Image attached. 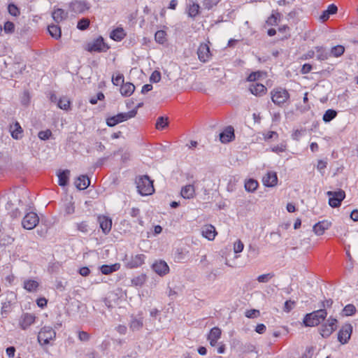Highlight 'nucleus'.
<instances>
[{"instance_id":"nucleus-1","label":"nucleus","mask_w":358,"mask_h":358,"mask_svg":"<svg viewBox=\"0 0 358 358\" xmlns=\"http://www.w3.org/2000/svg\"><path fill=\"white\" fill-rule=\"evenodd\" d=\"M270 94L272 102L278 107H285L290 103V94L285 88L274 87Z\"/></svg>"},{"instance_id":"nucleus-2","label":"nucleus","mask_w":358,"mask_h":358,"mask_svg":"<svg viewBox=\"0 0 358 358\" xmlns=\"http://www.w3.org/2000/svg\"><path fill=\"white\" fill-rule=\"evenodd\" d=\"M327 316L326 309L320 308L310 313H307L303 318V322L306 327H316L324 322Z\"/></svg>"},{"instance_id":"nucleus-3","label":"nucleus","mask_w":358,"mask_h":358,"mask_svg":"<svg viewBox=\"0 0 358 358\" xmlns=\"http://www.w3.org/2000/svg\"><path fill=\"white\" fill-rule=\"evenodd\" d=\"M136 188L140 194L146 196L155 192L153 182L148 176H142L136 179Z\"/></svg>"},{"instance_id":"nucleus-4","label":"nucleus","mask_w":358,"mask_h":358,"mask_svg":"<svg viewBox=\"0 0 358 358\" xmlns=\"http://www.w3.org/2000/svg\"><path fill=\"white\" fill-rule=\"evenodd\" d=\"M338 321L335 317L330 316L325 322L321 324L319 333L324 338H329L338 327Z\"/></svg>"},{"instance_id":"nucleus-5","label":"nucleus","mask_w":358,"mask_h":358,"mask_svg":"<svg viewBox=\"0 0 358 358\" xmlns=\"http://www.w3.org/2000/svg\"><path fill=\"white\" fill-rule=\"evenodd\" d=\"M56 338L55 331L50 327H43L38 334V341L41 345H48Z\"/></svg>"},{"instance_id":"nucleus-6","label":"nucleus","mask_w":358,"mask_h":358,"mask_svg":"<svg viewBox=\"0 0 358 358\" xmlns=\"http://www.w3.org/2000/svg\"><path fill=\"white\" fill-rule=\"evenodd\" d=\"M137 113L136 110H131L127 113H120L116 115L109 117L106 119V124L108 127H114L119 123L127 121L134 117Z\"/></svg>"},{"instance_id":"nucleus-7","label":"nucleus","mask_w":358,"mask_h":358,"mask_svg":"<svg viewBox=\"0 0 358 358\" xmlns=\"http://www.w3.org/2000/svg\"><path fill=\"white\" fill-rule=\"evenodd\" d=\"M327 194L329 196V204L332 208L341 206V202L345 198V191L341 189L338 191H328Z\"/></svg>"},{"instance_id":"nucleus-8","label":"nucleus","mask_w":358,"mask_h":358,"mask_svg":"<svg viewBox=\"0 0 358 358\" xmlns=\"http://www.w3.org/2000/svg\"><path fill=\"white\" fill-rule=\"evenodd\" d=\"M110 47L104 42L103 37L99 36L87 44V51L92 52H106Z\"/></svg>"},{"instance_id":"nucleus-9","label":"nucleus","mask_w":358,"mask_h":358,"mask_svg":"<svg viewBox=\"0 0 358 358\" xmlns=\"http://www.w3.org/2000/svg\"><path fill=\"white\" fill-rule=\"evenodd\" d=\"M39 222V217L36 213L30 212L25 215L22 221V227L28 230L33 229Z\"/></svg>"},{"instance_id":"nucleus-10","label":"nucleus","mask_w":358,"mask_h":358,"mask_svg":"<svg viewBox=\"0 0 358 358\" xmlns=\"http://www.w3.org/2000/svg\"><path fill=\"white\" fill-rule=\"evenodd\" d=\"M352 334V326L350 323L344 324L338 332V341L341 344H346Z\"/></svg>"},{"instance_id":"nucleus-11","label":"nucleus","mask_w":358,"mask_h":358,"mask_svg":"<svg viewBox=\"0 0 358 358\" xmlns=\"http://www.w3.org/2000/svg\"><path fill=\"white\" fill-rule=\"evenodd\" d=\"M145 257L143 254L132 255L130 257H126L124 259L125 266L128 268H137L144 263Z\"/></svg>"},{"instance_id":"nucleus-12","label":"nucleus","mask_w":358,"mask_h":358,"mask_svg":"<svg viewBox=\"0 0 358 358\" xmlns=\"http://www.w3.org/2000/svg\"><path fill=\"white\" fill-rule=\"evenodd\" d=\"M36 317L34 314L25 313H23L19 320V326L22 330H27L31 324L35 322Z\"/></svg>"},{"instance_id":"nucleus-13","label":"nucleus","mask_w":358,"mask_h":358,"mask_svg":"<svg viewBox=\"0 0 358 358\" xmlns=\"http://www.w3.org/2000/svg\"><path fill=\"white\" fill-rule=\"evenodd\" d=\"M331 222L327 220H324L314 224L313 231L317 236H322L324 234L326 230L329 229L331 227Z\"/></svg>"},{"instance_id":"nucleus-14","label":"nucleus","mask_w":358,"mask_h":358,"mask_svg":"<svg viewBox=\"0 0 358 358\" xmlns=\"http://www.w3.org/2000/svg\"><path fill=\"white\" fill-rule=\"evenodd\" d=\"M197 55L201 62H207L211 56L209 46L206 43L200 44L197 50Z\"/></svg>"},{"instance_id":"nucleus-15","label":"nucleus","mask_w":358,"mask_h":358,"mask_svg":"<svg viewBox=\"0 0 358 358\" xmlns=\"http://www.w3.org/2000/svg\"><path fill=\"white\" fill-rule=\"evenodd\" d=\"M262 182L266 187H273L278 184V176L275 171H268L263 177Z\"/></svg>"},{"instance_id":"nucleus-16","label":"nucleus","mask_w":358,"mask_h":358,"mask_svg":"<svg viewBox=\"0 0 358 358\" xmlns=\"http://www.w3.org/2000/svg\"><path fill=\"white\" fill-rule=\"evenodd\" d=\"M249 91L256 96H263L267 92V88L261 83H252L249 86Z\"/></svg>"},{"instance_id":"nucleus-17","label":"nucleus","mask_w":358,"mask_h":358,"mask_svg":"<svg viewBox=\"0 0 358 358\" xmlns=\"http://www.w3.org/2000/svg\"><path fill=\"white\" fill-rule=\"evenodd\" d=\"M220 138L222 143H227L235 138L234 129L233 127L229 126L220 134Z\"/></svg>"},{"instance_id":"nucleus-18","label":"nucleus","mask_w":358,"mask_h":358,"mask_svg":"<svg viewBox=\"0 0 358 358\" xmlns=\"http://www.w3.org/2000/svg\"><path fill=\"white\" fill-rule=\"evenodd\" d=\"M201 234L203 236L209 241H213L215 239L217 232L214 226L212 224H206L203 227Z\"/></svg>"},{"instance_id":"nucleus-19","label":"nucleus","mask_w":358,"mask_h":358,"mask_svg":"<svg viewBox=\"0 0 358 358\" xmlns=\"http://www.w3.org/2000/svg\"><path fill=\"white\" fill-rule=\"evenodd\" d=\"M70 8L75 13H83L89 9V6L85 1H75L71 3Z\"/></svg>"},{"instance_id":"nucleus-20","label":"nucleus","mask_w":358,"mask_h":358,"mask_svg":"<svg viewBox=\"0 0 358 358\" xmlns=\"http://www.w3.org/2000/svg\"><path fill=\"white\" fill-rule=\"evenodd\" d=\"M98 220H99L100 227H101L102 231L105 234H108L110 231L111 227H112L111 219H110L109 217H108L106 216L103 215V216H99L98 217Z\"/></svg>"},{"instance_id":"nucleus-21","label":"nucleus","mask_w":358,"mask_h":358,"mask_svg":"<svg viewBox=\"0 0 358 358\" xmlns=\"http://www.w3.org/2000/svg\"><path fill=\"white\" fill-rule=\"evenodd\" d=\"M9 131L13 138L18 140L22 138L23 129L18 122L10 124L9 127Z\"/></svg>"},{"instance_id":"nucleus-22","label":"nucleus","mask_w":358,"mask_h":358,"mask_svg":"<svg viewBox=\"0 0 358 358\" xmlns=\"http://www.w3.org/2000/svg\"><path fill=\"white\" fill-rule=\"evenodd\" d=\"M180 195L186 199H193L195 196V187L193 185H187L182 187Z\"/></svg>"},{"instance_id":"nucleus-23","label":"nucleus","mask_w":358,"mask_h":358,"mask_svg":"<svg viewBox=\"0 0 358 358\" xmlns=\"http://www.w3.org/2000/svg\"><path fill=\"white\" fill-rule=\"evenodd\" d=\"M90 184V180L87 176H80L75 181L76 187L80 190H84L87 189Z\"/></svg>"},{"instance_id":"nucleus-24","label":"nucleus","mask_w":358,"mask_h":358,"mask_svg":"<svg viewBox=\"0 0 358 358\" xmlns=\"http://www.w3.org/2000/svg\"><path fill=\"white\" fill-rule=\"evenodd\" d=\"M281 14L277 10H273L271 15L266 20V25L275 26L280 20Z\"/></svg>"},{"instance_id":"nucleus-25","label":"nucleus","mask_w":358,"mask_h":358,"mask_svg":"<svg viewBox=\"0 0 358 358\" xmlns=\"http://www.w3.org/2000/svg\"><path fill=\"white\" fill-rule=\"evenodd\" d=\"M120 90L122 96H129L134 93L135 86L131 83H123L121 85Z\"/></svg>"},{"instance_id":"nucleus-26","label":"nucleus","mask_w":358,"mask_h":358,"mask_svg":"<svg viewBox=\"0 0 358 358\" xmlns=\"http://www.w3.org/2000/svg\"><path fill=\"white\" fill-rule=\"evenodd\" d=\"M52 16L57 23H59L67 17L68 13L62 8H57L52 12Z\"/></svg>"},{"instance_id":"nucleus-27","label":"nucleus","mask_w":358,"mask_h":358,"mask_svg":"<svg viewBox=\"0 0 358 358\" xmlns=\"http://www.w3.org/2000/svg\"><path fill=\"white\" fill-rule=\"evenodd\" d=\"M120 268V264L115 263L112 265H102L100 268L101 272L103 275H109L115 271H118Z\"/></svg>"},{"instance_id":"nucleus-28","label":"nucleus","mask_w":358,"mask_h":358,"mask_svg":"<svg viewBox=\"0 0 358 358\" xmlns=\"http://www.w3.org/2000/svg\"><path fill=\"white\" fill-rule=\"evenodd\" d=\"M70 171L69 170H64L59 171L58 173V183L60 186L64 187L68 184L69 178Z\"/></svg>"},{"instance_id":"nucleus-29","label":"nucleus","mask_w":358,"mask_h":358,"mask_svg":"<svg viewBox=\"0 0 358 358\" xmlns=\"http://www.w3.org/2000/svg\"><path fill=\"white\" fill-rule=\"evenodd\" d=\"M125 36L124 30L120 27L113 30L110 34V38L115 41H120Z\"/></svg>"},{"instance_id":"nucleus-30","label":"nucleus","mask_w":358,"mask_h":358,"mask_svg":"<svg viewBox=\"0 0 358 358\" xmlns=\"http://www.w3.org/2000/svg\"><path fill=\"white\" fill-rule=\"evenodd\" d=\"M143 326V319L141 317H131L129 327L130 329L133 331H138L140 330Z\"/></svg>"},{"instance_id":"nucleus-31","label":"nucleus","mask_w":358,"mask_h":358,"mask_svg":"<svg viewBox=\"0 0 358 358\" xmlns=\"http://www.w3.org/2000/svg\"><path fill=\"white\" fill-rule=\"evenodd\" d=\"M317 52V59L320 61L327 60L330 54L327 52L325 48L322 46H317L315 48Z\"/></svg>"},{"instance_id":"nucleus-32","label":"nucleus","mask_w":358,"mask_h":358,"mask_svg":"<svg viewBox=\"0 0 358 358\" xmlns=\"http://www.w3.org/2000/svg\"><path fill=\"white\" fill-rule=\"evenodd\" d=\"M48 30L50 35L52 38H54L57 40L61 38L62 31H61V28L59 26L56 25V24L49 25L48 27Z\"/></svg>"},{"instance_id":"nucleus-33","label":"nucleus","mask_w":358,"mask_h":358,"mask_svg":"<svg viewBox=\"0 0 358 358\" xmlns=\"http://www.w3.org/2000/svg\"><path fill=\"white\" fill-rule=\"evenodd\" d=\"M1 314L3 317H6L8 314L12 310V303L10 300H6L1 303Z\"/></svg>"},{"instance_id":"nucleus-34","label":"nucleus","mask_w":358,"mask_h":358,"mask_svg":"<svg viewBox=\"0 0 358 358\" xmlns=\"http://www.w3.org/2000/svg\"><path fill=\"white\" fill-rule=\"evenodd\" d=\"M168 264L162 260L158 262V275L164 276L169 273Z\"/></svg>"},{"instance_id":"nucleus-35","label":"nucleus","mask_w":358,"mask_h":358,"mask_svg":"<svg viewBox=\"0 0 358 358\" xmlns=\"http://www.w3.org/2000/svg\"><path fill=\"white\" fill-rule=\"evenodd\" d=\"M259 186L258 182L255 179H249L245 182V188L248 192H255Z\"/></svg>"},{"instance_id":"nucleus-36","label":"nucleus","mask_w":358,"mask_h":358,"mask_svg":"<svg viewBox=\"0 0 358 358\" xmlns=\"http://www.w3.org/2000/svg\"><path fill=\"white\" fill-rule=\"evenodd\" d=\"M57 106L62 110H69L71 108V101L67 97L63 96L59 99Z\"/></svg>"},{"instance_id":"nucleus-37","label":"nucleus","mask_w":358,"mask_h":358,"mask_svg":"<svg viewBox=\"0 0 358 358\" xmlns=\"http://www.w3.org/2000/svg\"><path fill=\"white\" fill-rule=\"evenodd\" d=\"M38 283L36 280H28L24 282V288L29 292H34L37 289Z\"/></svg>"},{"instance_id":"nucleus-38","label":"nucleus","mask_w":358,"mask_h":358,"mask_svg":"<svg viewBox=\"0 0 358 358\" xmlns=\"http://www.w3.org/2000/svg\"><path fill=\"white\" fill-rule=\"evenodd\" d=\"M169 28L166 26H163V29L158 30V43L165 44L167 42L166 31Z\"/></svg>"},{"instance_id":"nucleus-39","label":"nucleus","mask_w":358,"mask_h":358,"mask_svg":"<svg viewBox=\"0 0 358 358\" xmlns=\"http://www.w3.org/2000/svg\"><path fill=\"white\" fill-rule=\"evenodd\" d=\"M200 6L198 3H193L188 6V15L192 17H195L199 13Z\"/></svg>"},{"instance_id":"nucleus-40","label":"nucleus","mask_w":358,"mask_h":358,"mask_svg":"<svg viewBox=\"0 0 358 358\" xmlns=\"http://www.w3.org/2000/svg\"><path fill=\"white\" fill-rule=\"evenodd\" d=\"M345 52V48L341 45H338L336 46L333 47L331 49L330 55L335 57H341L343 55Z\"/></svg>"},{"instance_id":"nucleus-41","label":"nucleus","mask_w":358,"mask_h":358,"mask_svg":"<svg viewBox=\"0 0 358 358\" xmlns=\"http://www.w3.org/2000/svg\"><path fill=\"white\" fill-rule=\"evenodd\" d=\"M337 115V112L333 109L327 110L323 115V121L325 122H329L334 119Z\"/></svg>"},{"instance_id":"nucleus-42","label":"nucleus","mask_w":358,"mask_h":358,"mask_svg":"<svg viewBox=\"0 0 358 358\" xmlns=\"http://www.w3.org/2000/svg\"><path fill=\"white\" fill-rule=\"evenodd\" d=\"M221 329L219 327H215L210 329L207 338L218 340L221 337Z\"/></svg>"},{"instance_id":"nucleus-43","label":"nucleus","mask_w":358,"mask_h":358,"mask_svg":"<svg viewBox=\"0 0 358 358\" xmlns=\"http://www.w3.org/2000/svg\"><path fill=\"white\" fill-rule=\"evenodd\" d=\"M169 121L168 117H158V130H163L169 127Z\"/></svg>"},{"instance_id":"nucleus-44","label":"nucleus","mask_w":358,"mask_h":358,"mask_svg":"<svg viewBox=\"0 0 358 358\" xmlns=\"http://www.w3.org/2000/svg\"><path fill=\"white\" fill-rule=\"evenodd\" d=\"M343 312L345 316H352L355 314L356 308L353 304H348L344 307Z\"/></svg>"},{"instance_id":"nucleus-45","label":"nucleus","mask_w":358,"mask_h":358,"mask_svg":"<svg viewBox=\"0 0 358 358\" xmlns=\"http://www.w3.org/2000/svg\"><path fill=\"white\" fill-rule=\"evenodd\" d=\"M90 21L88 18H82L78 22L77 28L80 30H85L90 26Z\"/></svg>"},{"instance_id":"nucleus-46","label":"nucleus","mask_w":358,"mask_h":358,"mask_svg":"<svg viewBox=\"0 0 358 358\" xmlns=\"http://www.w3.org/2000/svg\"><path fill=\"white\" fill-rule=\"evenodd\" d=\"M146 280V275L144 274H141L137 277L134 278L131 280V282L133 285L136 286H141Z\"/></svg>"},{"instance_id":"nucleus-47","label":"nucleus","mask_w":358,"mask_h":358,"mask_svg":"<svg viewBox=\"0 0 358 358\" xmlns=\"http://www.w3.org/2000/svg\"><path fill=\"white\" fill-rule=\"evenodd\" d=\"M8 13L11 15L15 16V17L18 16L20 15V13L19 8L14 3H10L8 5Z\"/></svg>"},{"instance_id":"nucleus-48","label":"nucleus","mask_w":358,"mask_h":358,"mask_svg":"<svg viewBox=\"0 0 358 358\" xmlns=\"http://www.w3.org/2000/svg\"><path fill=\"white\" fill-rule=\"evenodd\" d=\"M112 83L114 85L119 86L124 83V76L122 74H117L116 76H113Z\"/></svg>"},{"instance_id":"nucleus-49","label":"nucleus","mask_w":358,"mask_h":358,"mask_svg":"<svg viewBox=\"0 0 358 358\" xmlns=\"http://www.w3.org/2000/svg\"><path fill=\"white\" fill-rule=\"evenodd\" d=\"M4 31L6 34H12L15 31V24L13 22L10 21H7L5 22L3 26Z\"/></svg>"},{"instance_id":"nucleus-50","label":"nucleus","mask_w":358,"mask_h":358,"mask_svg":"<svg viewBox=\"0 0 358 358\" xmlns=\"http://www.w3.org/2000/svg\"><path fill=\"white\" fill-rule=\"evenodd\" d=\"M52 136V131L50 129L45 131H41L38 134V136L41 140L45 141L50 138Z\"/></svg>"},{"instance_id":"nucleus-51","label":"nucleus","mask_w":358,"mask_h":358,"mask_svg":"<svg viewBox=\"0 0 358 358\" xmlns=\"http://www.w3.org/2000/svg\"><path fill=\"white\" fill-rule=\"evenodd\" d=\"M76 228L78 231L86 234L89 231V226L87 222L83 221L76 224Z\"/></svg>"},{"instance_id":"nucleus-52","label":"nucleus","mask_w":358,"mask_h":358,"mask_svg":"<svg viewBox=\"0 0 358 358\" xmlns=\"http://www.w3.org/2000/svg\"><path fill=\"white\" fill-rule=\"evenodd\" d=\"M296 302L292 300H287L285 302L283 310L285 313H289L295 306Z\"/></svg>"},{"instance_id":"nucleus-53","label":"nucleus","mask_w":358,"mask_h":358,"mask_svg":"<svg viewBox=\"0 0 358 358\" xmlns=\"http://www.w3.org/2000/svg\"><path fill=\"white\" fill-rule=\"evenodd\" d=\"M221 0H204L203 6L208 10L217 5Z\"/></svg>"},{"instance_id":"nucleus-54","label":"nucleus","mask_w":358,"mask_h":358,"mask_svg":"<svg viewBox=\"0 0 358 358\" xmlns=\"http://www.w3.org/2000/svg\"><path fill=\"white\" fill-rule=\"evenodd\" d=\"M78 339L82 342H87L90 338V335L87 331H80L78 333Z\"/></svg>"},{"instance_id":"nucleus-55","label":"nucleus","mask_w":358,"mask_h":358,"mask_svg":"<svg viewBox=\"0 0 358 358\" xmlns=\"http://www.w3.org/2000/svg\"><path fill=\"white\" fill-rule=\"evenodd\" d=\"M244 248L243 243L240 240H237L234 244V250L235 253H239L243 251Z\"/></svg>"},{"instance_id":"nucleus-56","label":"nucleus","mask_w":358,"mask_h":358,"mask_svg":"<svg viewBox=\"0 0 358 358\" xmlns=\"http://www.w3.org/2000/svg\"><path fill=\"white\" fill-rule=\"evenodd\" d=\"M64 211L66 215H71L75 211V207L73 203L69 201L65 204Z\"/></svg>"},{"instance_id":"nucleus-57","label":"nucleus","mask_w":358,"mask_h":358,"mask_svg":"<svg viewBox=\"0 0 358 358\" xmlns=\"http://www.w3.org/2000/svg\"><path fill=\"white\" fill-rule=\"evenodd\" d=\"M264 139L266 141L271 140L273 138H278V134L276 131H269L266 133L263 134Z\"/></svg>"},{"instance_id":"nucleus-58","label":"nucleus","mask_w":358,"mask_h":358,"mask_svg":"<svg viewBox=\"0 0 358 358\" xmlns=\"http://www.w3.org/2000/svg\"><path fill=\"white\" fill-rule=\"evenodd\" d=\"M286 147L287 146L285 144L281 143L280 145L272 147L271 149L272 152L279 154L280 152H285L286 150Z\"/></svg>"},{"instance_id":"nucleus-59","label":"nucleus","mask_w":358,"mask_h":358,"mask_svg":"<svg viewBox=\"0 0 358 358\" xmlns=\"http://www.w3.org/2000/svg\"><path fill=\"white\" fill-rule=\"evenodd\" d=\"M261 77V73L259 71L252 72L247 78V80L249 82H255L259 79Z\"/></svg>"},{"instance_id":"nucleus-60","label":"nucleus","mask_w":358,"mask_h":358,"mask_svg":"<svg viewBox=\"0 0 358 358\" xmlns=\"http://www.w3.org/2000/svg\"><path fill=\"white\" fill-rule=\"evenodd\" d=\"M259 310L255 309L248 310L245 312V317L248 318H255L259 316Z\"/></svg>"},{"instance_id":"nucleus-61","label":"nucleus","mask_w":358,"mask_h":358,"mask_svg":"<svg viewBox=\"0 0 358 358\" xmlns=\"http://www.w3.org/2000/svg\"><path fill=\"white\" fill-rule=\"evenodd\" d=\"M274 276L273 274L268 273V274H263L259 275L257 278V280L259 282H267L270 279H271Z\"/></svg>"},{"instance_id":"nucleus-62","label":"nucleus","mask_w":358,"mask_h":358,"mask_svg":"<svg viewBox=\"0 0 358 358\" xmlns=\"http://www.w3.org/2000/svg\"><path fill=\"white\" fill-rule=\"evenodd\" d=\"M30 102L29 93L27 91H24L21 98V103L24 106H27Z\"/></svg>"},{"instance_id":"nucleus-63","label":"nucleus","mask_w":358,"mask_h":358,"mask_svg":"<svg viewBox=\"0 0 358 358\" xmlns=\"http://www.w3.org/2000/svg\"><path fill=\"white\" fill-rule=\"evenodd\" d=\"M312 69H313V66L311 64H305L303 65V66L301 69V73L302 74H306V73H308L309 72H310Z\"/></svg>"},{"instance_id":"nucleus-64","label":"nucleus","mask_w":358,"mask_h":358,"mask_svg":"<svg viewBox=\"0 0 358 358\" xmlns=\"http://www.w3.org/2000/svg\"><path fill=\"white\" fill-rule=\"evenodd\" d=\"M333 300L331 299H325L322 301V308L325 309V308H331L333 305Z\"/></svg>"}]
</instances>
